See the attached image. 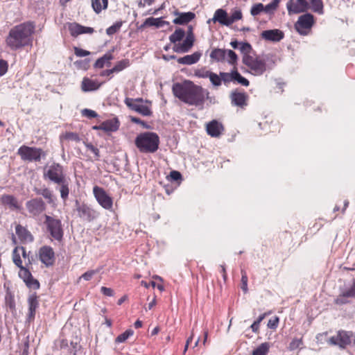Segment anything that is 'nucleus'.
<instances>
[{"label": "nucleus", "mask_w": 355, "mask_h": 355, "mask_svg": "<svg viewBox=\"0 0 355 355\" xmlns=\"http://www.w3.org/2000/svg\"><path fill=\"white\" fill-rule=\"evenodd\" d=\"M98 271H99L98 270H88V271L85 272V273H83L81 275L80 278H83L85 281H89L95 274L98 272Z\"/></svg>", "instance_id": "59"}, {"label": "nucleus", "mask_w": 355, "mask_h": 355, "mask_svg": "<svg viewBox=\"0 0 355 355\" xmlns=\"http://www.w3.org/2000/svg\"><path fill=\"white\" fill-rule=\"evenodd\" d=\"M19 268L20 271L19 272V276L24 280V282H26V281L31 277L32 274L30 270L24 266H21Z\"/></svg>", "instance_id": "48"}, {"label": "nucleus", "mask_w": 355, "mask_h": 355, "mask_svg": "<svg viewBox=\"0 0 355 355\" xmlns=\"http://www.w3.org/2000/svg\"><path fill=\"white\" fill-rule=\"evenodd\" d=\"M130 121L132 123H134L139 124V125H142V127L144 128L152 129V126L151 125H148L146 122H145L144 121H142L141 119H139L138 117L131 116L130 117Z\"/></svg>", "instance_id": "56"}, {"label": "nucleus", "mask_w": 355, "mask_h": 355, "mask_svg": "<svg viewBox=\"0 0 355 355\" xmlns=\"http://www.w3.org/2000/svg\"><path fill=\"white\" fill-rule=\"evenodd\" d=\"M41 196H42L45 199L47 200L48 203H54L55 198L52 193V191H50L48 188L42 189V193H41Z\"/></svg>", "instance_id": "45"}, {"label": "nucleus", "mask_w": 355, "mask_h": 355, "mask_svg": "<svg viewBox=\"0 0 355 355\" xmlns=\"http://www.w3.org/2000/svg\"><path fill=\"white\" fill-rule=\"evenodd\" d=\"M108 0H92V7L96 14L107 8Z\"/></svg>", "instance_id": "30"}, {"label": "nucleus", "mask_w": 355, "mask_h": 355, "mask_svg": "<svg viewBox=\"0 0 355 355\" xmlns=\"http://www.w3.org/2000/svg\"><path fill=\"white\" fill-rule=\"evenodd\" d=\"M261 37L268 42H278L284 37V33L279 29H270L263 31L261 33Z\"/></svg>", "instance_id": "16"}, {"label": "nucleus", "mask_w": 355, "mask_h": 355, "mask_svg": "<svg viewBox=\"0 0 355 355\" xmlns=\"http://www.w3.org/2000/svg\"><path fill=\"white\" fill-rule=\"evenodd\" d=\"M150 26H155L156 28H161L164 25H168L169 22L162 19V17L154 18L153 17H148Z\"/></svg>", "instance_id": "37"}, {"label": "nucleus", "mask_w": 355, "mask_h": 355, "mask_svg": "<svg viewBox=\"0 0 355 355\" xmlns=\"http://www.w3.org/2000/svg\"><path fill=\"white\" fill-rule=\"evenodd\" d=\"M85 144V147L88 149V150H90L95 155V159L96 160H99V158L101 157V155H100V151L99 150L95 147L91 143H86V142H84Z\"/></svg>", "instance_id": "55"}, {"label": "nucleus", "mask_w": 355, "mask_h": 355, "mask_svg": "<svg viewBox=\"0 0 355 355\" xmlns=\"http://www.w3.org/2000/svg\"><path fill=\"white\" fill-rule=\"evenodd\" d=\"M279 322V318L277 316H275L268 320V322L267 324L268 327L270 329H275L278 326Z\"/></svg>", "instance_id": "60"}, {"label": "nucleus", "mask_w": 355, "mask_h": 355, "mask_svg": "<svg viewBox=\"0 0 355 355\" xmlns=\"http://www.w3.org/2000/svg\"><path fill=\"white\" fill-rule=\"evenodd\" d=\"M89 62H90V59L89 58H86L85 60H77L76 62H75V64L82 69H84V70H87L89 67Z\"/></svg>", "instance_id": "57"}, {"label": "nucleus", "mask_w": 355, "mask_h": 355, "mask_svg": "<svg viewBox=\"0 0 355 355\" xmlns=\"http://www.w3.org/2000/svg\"><path fill=\"white\" fill-rule=\"evenodd\" d=\"M102 125L103 127V131L105 132H116L119 128L120 121L117 117H114L103 121Z\"/></svg>", "instance_id": "26"}, {"label": "nucleus", "mask_w": 355, "mask_h": 355, "mask_svg": "<svg viewBox=\"0 0 355 355\" xmlns=\"http://www.w3.org/2000/svg\"><path fill=\"white\" fill-rule=\"evenodd\" d=\"M348 297H350V296L347 295L346 291H345L335 300V304L338 305L346 304L349 302L347 300Z\"/></svg>", "instance_id": "49"}, {"label": "nucleus", "mask_w": 355, "mask_h": 355, "mask_svg": "<svg viewBox=\"0 0 355 355\" xmlns=\"http://www.w3.org/2000/svg\"><path fill=\"white\" fill-rule=\"evenodd\" d=\"M315 24V18L313 15L306 12L298 17L294 26L296 31L301 35H307L306 30H311Z\"/></svg>", "instance_id": "9"}, {"label": "nucleus", "mask_w": 355, "mask_h": 355, "mask_svg": "<svg viewBox=\"0 0 355 355\" xmlns=\"http://www.w3.org/2000/svg\"><path fill=\"white\" fill-rule=\"evenodd\" d=\"M272 55L267 54L265 55L263 59L256 57L254 62L249 67L252 71V73L254 76H261L267 70V69H271L272 67L269 66L267 62H270L275 64V61L272 60Z\"/></svg>", "instance_id": "6"}, {"label": "nucleus", "mask_w": 355, "mask_h": 355, "mask_svg": "<svg viewBox=\"0 0 355 355\" xmlns=\"http://www.w3.org/2000/svg\"><path fill=\"white\" fill-rule=\"evenodd\" d=\"M243 17L242 12L239 9L234 10L230 15V26L236 21L241 19Z\"/></svg>", "instance_id": "44"}, {"label": "nucleus", "mask_w": 355, "mask_h": 355, "mask_svg": "<svg viewBox=\"0 0 355 355\" xmlns=\"http://www.w3.org/2000/svg\"><path fill=\"white\" fill-rule=\"evenodd\" d=\"M239 50L242 53H243V55L249 54L252 50V47L251 44L248 42H241V46H239Z\"/></svg>", "instance_id": "54"}, {"label": "nucleus", "mask_w": 355, "mask_h": 355, "mask_svg": "<svg viewBox=\"0 0 355 355\" xmlns=\"http://www.w3.org/2000/svg\"><path fill=\"white\" fill-rule=\"evenodd\" d=\"M25 284L27 286V287L30 288H33L35 290L40 288V282H38V280L34 279L33 275L30 279L26 281Z\"/></svg>", "instance_id": "52"}, {"label": "nucleus", "mask_w": 355, "mask_h": 355, "mask_svg": "<svg viewBox=\"0 0 355 355\" xmlns=\"http://www.w3.org/2000/svg\"><path fill=\"white\" fill-rule=\"evenodd\" d=\"M262 12H264V5L261 3L254 4L250 9V14L252 16L259 15Z\"/></svg>", "instance_id": "43"}, {"label": "nucleus", "mask_w": 355, "mask_h": 355, "mask_svg": "<svg viewBox=\"0 0 355 355\" xmlns=\"http://www.w3.org/2000/svg\"><path fill=\"white\" fill-rule=\"evenodd\" d=\"M40 259L46 266L49 267L55 262V252L50 246L44 245L40 249Z\"/></svg>", "instance_id": "14"}, {"label": "nucleus", "mask_w": 355, "mask_h": 355, "mask_svg": "<svg viewBox=\"0 0 355 355\" xmlns=\"http://www.w3.org/2000/svg\"><path fill=\"white\" fill-rule=\"evenodd\" d=\"M137 148L143 153H154L159 146V137L153 132H145L138 135L135 140Z\"/></svg>", "instance_id": "3"}, {"label": "nucleus", "mask_w": 355, "mask_h": 355, "mask_svg": "<svg viewBox=\"0 0 355 355\" xmlns=\"http://www.w3.org/2000/svg\"><path fill=\"white\" fill-rule=\"evenodd\" d=\"M28 313L26 320L30 322L34 320L36 309L39 306V302L36 293H33L28 296Z\"/></svg>", "instance_id": "20"}, {"label": "nucleus", "mask_w": 355, "mask_h": 355, "mask_svg": "<svg viewBox=\"0 0 355 355\" xmlns=\"http://www.w3.org/2000/svg\"><path fill=\"white\" fill-rule=\"evenodd\" d=\"M186 31L182 28H177L173 33L169 36L171 43L173 44V46H178L180 42L184 39Z\"/></svg>", "instance_id": "27"}, {"label": "nucleus", "mask_w": 355, "mask_h": 355, "mask_svg": "<svg viewBox=\"0 0 355 355\" xmlns=\"http://www.w3.org/2000/svg\"><path fill=\"white\" fill-rule=\"evenodd\" d=\"M19 247H16L12 252V261L18 267L20 268L21 266H24L22 265V261L21 259L20 255L18 253V250Z\"/></svg>", "instance_id": "47"}, {"label": "nucleus", "mask_w": 355, "mask_h": 355, "mask_svg": "<svg viewBox=\"0 0 355 355\" xmlns=\"http://www.w3.org/2000/svg\"><path fill=\"white\" fill-rule=\"evenodd\" d=\"M206 130L209 135L213 137H217L223 130V126L222 123H219L218 121L212 120L207 124Z\"/></svg>", "instance_id": "21"}, {"label": "nucleus", "mask_w": 355, "mask_h": 355, "mask_svg": "<svg viewBox=\"0 0 355 355\" xmlns=\"http://www.w3.org/2000/svg\"><path fill=\"white\" fill-rule=\"evenodd\" d=\"M255 58L250 55L249 54H245L243 57V63L248 67L254 62Z\"/></svg>", "instance_id": "63"}, {"label": "nucleus", "mask_w": 355, "mask_h": 355, "mask_svg": "<svg viewBox=\"0 0 355 355\" xmlns=\"http://www.w3.org/2000/svg\"><path fill=\"white\" fill-rule=\"evenodd\" d=\"M172 92L181 101L189 105H195L200 109L203 108L205 95L209 94L207 89L189 80H184L182 83H173Z\"/></svg>", "instance_id": "1"}, {"label": "nucleus", "mask_w": 355, "mask_h": 355, "mask_svg": "<svg viewBox=\"0 0 355 355\" xmlns=\"http://www.w3.org/2000/svg\"><path fill=\"white\" fill-rule=\"evenodd\" d=\"M134 334V331L131 329H128L125 331L123 333L119 334L116 338V343H123L125 342L130 336H132Z\"/></svg>", "instance_id": "39"}, {"label": "nucleus", "mask_w": 355, "mask_h": 355, "mask_svg": "<svg viewBox=\"0 0 355 355\" xmlns=\"http://www.w3.org/2000/svg\"><path fill=\"white\" fill-rule=\"evenodd\" d=\"M130 66V61L128 59L121 60L116 63V64L112 67L114 73H119L128 67Z\"/></svg>", "instance_id": "35"}, {"label": "nucleus", "mask_w": 355, "mask_h": 355, "mask_svg": "<svg viewBox=\"0 0 355 355\" xmlns=\"http://www.w3.org/2000/svg\"><path fill=\"white\" fill-rule=\"evenodd\" d=\"M112 53L108 52L104 54L102 57L96 60L94 64V68L102 69L105 66L110 67L111 65L110 60L113 59Z\"/></svg>", "instance_id": "28"}, {"label": "nucleus", "mask_w": 355, "mask_h": 355, "mask_svg": "<svg viewBox=\"0 0 355 355\" xmlns=\"http://www.w3.org/2000/svg\"><path fill=\"white\" fill-rule=\"evenodd\" d=\"M15 232L21 241L32 242L34 240L33 235L24 227L21 225H17L15 227Z\"/></svg>", "instance_id": "25"}, {"label": "nucleus", "mask_w": 355, "mask_h": 355, "mask_svg": "<svg viewBox=\"0 0 355 355\" xmlns=\"http://www.w3.org/2000/svg\"><path fill=\"white\" fill-rule=\"evenodd\" d=\"M81 114L83 116L87 117L89 119L96 118L98 116V114L92 110L87 108H85L81 111Z\"/></svg>", "instance_id": "58"}, {"label": "nucleus", "mask_w": 355, "mask_h": 355, "mask_svg": "<svg viewBox=\"0 0 355 355\" xmlns=\"http://www.w3.org/2000/svg\"><path fill=\"white\" fill-rule=\"evenodd\" d=\"M58 185H60V196L63 200H65L68 198L69 193V182L67 179H64L63 180V182L62 183H56Z\"/></svg>", "instance_id": "33"}, {"label": "nucleus", "mask_w": 355, "mask_h": 355, "mask_svg": "<svg viewBox=\"0 0 355 355\" xmlns=\"http://www.w3.org/2000/svg\"><path fill=\"white\" fill-rule=\"evenodd\" d=\"M232 104L240 107L248 105V96L245 92H240L237 90L232 91L230 94Z\"/></svg>", "instance_id": "19"}, {"label": "nucleus", "mask_w": 355, "mask_h": 355, "mask_svg": "<svg viewBox=\"0 0 355 355\" xmlns=\"http://www.w3.org/2000/svg\"><path fill=\"white\" fill-rule=\"evenodd\" d=\"M226 53L227 54L229 64L232 65L236 64L238 60L236 53L231 49L226 50Z\"/></svg>", "instance_id": "51"}, {"label": "nucleus", "mask_w": 355, "mask_h": 355, "mask_svg": "<svg viewBox=\"0 0 355 355\" xmlns=\"http://www.w3.org/2000/svg\"><path fill=\"white\" fill-rule=\"evenodd\" d=\"M5 306L6 310L10 311L12 314L15 315L17 313L15 295L9 288L7 289L5 295Z\"/></svg>", "instance_id": "24"}, {"label": "nucleus", "mask_w": 355, "mask_h": 355, "mask_svg": "<svg viewBox=\"0 0 355 355\" xmlns=\"http://www.w3.org/2000/svg\"><path fill=\"white\" fill-rule=\"evenodd\" d=\"M82 28H83V26L80 24L72 22L68 24V29L72 37H77L79 35L82 34Z\"/></svg>", "instance_id": "31"}, {"label": "nucleus", "mask_w": 355, "mask_h": 355, "mask_svg": "<svg viewBox=\"0 0 355 355\" xmlns=\"http://www.w3.org/2000/svg\"><path fill=\"white\" fill-rule=\"evenodd\" d=\"M211 21L214 23L218 22L223 26H230V15L223 8L217 9L214 12L213 18L207 20V24H209Z\"/></svg>", "instance_id": "17"}, {"label": "nucleus", "mask_w": 355, "mask_h": 355, "mask_svg": "<svg viewBox=\"0 0 355 355\" xmlns=\"http://www.w3.org/2000/svg\"><path fill=\"white\" fill-rule=\"evenodd\" d=\"M137 112L145 116H150L153 114V112L151 111L150 108L146 105H139Z\"/></svg>", "instance_id": "53"}, {"label": "nucleus", "mask_w": 355, "mask_h": 355, "mask_svg": "<svg viewBox=\"0 0 355 355\" xmlns=\"http://www.w3.org/2000/svg\"><path fill=\"white\" fill-rule=\"evenodd\" d=\"M28 212L33 216H38L46 209V205L40 198L31 199L26 202Z\"/></svg>", "instance_id": "13"}, {"label": "nucleus", "mask_w": 355, "mask_h": 355, "mask_svg": "<svg viewBox=\"0 0 355 355\" xmlns=\"http://www.w3.org/2000/svg\"><path fill=\"white\" fill-rule=\"evenodd\" d=\"M280 0H272V2L264 6V12L268 14L273 13L278 8Z\"/></svg>", "instance_id": "40"}, {"label": "nucleus", "mask_w": 355, "mask_h": 355, "mask_svg": "<svg viewBox=\"0 0 355 355\" xmlns=\"http://www.w3.org/2000/svg\"><path fill=\"white\" fill-rule=\"evenodd\" d=\"M173 15L177 16V17L173 20V22L177 25H187L196 18V14L191 11L181 12L175 10L173 12Z\"/></svg>", "instance_id": "18"}, {"label": "nucleus", "mask_w": 355, "mask_h": 355, "mask_svg": "<svg viewBox=\"0 0 355 355\" xmlns=\"http://www.w3.org/2000/svg\"><path fill=\"white\" fill-rule=\"evenodd\" d=\"M234 76V82H237L241 85L245 87L250 85L249 80L243 76H241V74L236 69H235Z\"/></svg>", "instance_id": "41"}, {"label": "nucleus", "mask_w": 355, "mask_h": 355, "mask_svg": "<svg viewBox=\"0 0 355 355\" xmlns=\"http://www.w3.org/2000/svg\"><path fill=\"white\" fill-rule=\"evenodd\" d=\"M292 1L293 0H291L286 3V8L289 15L306 12L309 8L308 0H296L295 3H293Z\"/></svg>", "instance_id": "15"}, {"label": "nucleus", "mask_w": 355, "mask_h": 355, "mask_svg": "<svg viewBox=\"0 0 355 355\" xmlns=\"http://www.w3.org/2000/svg\"><path fill=\"white\" fill-rule=\"evenodd\" d=\"M266 313L260 315L258 318L254 321V322L251 324L250 328L252 331L254 333H258L259 329V324L261 321L265 318Z\"/></svg>", "instance_id": "50"}, {"label": "nucleus", "mask_w": 355, "mask_h": 355, "mask_svg": "<svg viewBox=\"0 0 355 355\" xmlns=\"http://www.w3.org/2000/svg\"><path fill=\"white\" fill-rule=\"evenodd\" d=\"M226 50L221 49H214L210 53V58L218 62L225 60Z\"/></svg>", "instance_id": "32"}, {"label": "nucleus", "mask_w": 355, "mask_h": 355, "mask_svg": "<svg viewBox=\"0 0 355 355\" xmlns=\"http://www.w3.org/2000/svg\"><path fill=\"white\" fill-rule=\"evenodd\" d=\"M122 24H123V21H116L113 25H112L111 26H110L109 28H107L106 29V33L108 35H112L115 34L120 30Z\"/></svg>", "instance_id": "42"}, {"label": "nucleus", "mask_w": 355, "mask_h": 355, "mask_svg": "<svg viewBox=\"0 0 355 355\" xmlns=\"http://www.w3.org/2000/svg\"><path fill=\"white\" fill-rule=\"evenodd\" d=\"M210 82L214 87H219L222 84V79L221 77L219 75L210 71V73H209V77Z\"/></svg>", "instance_id": "38"}, {"label": "nucleus", "mask_w": 355, "mask_h": 355, "mask_svg": "<svg viewBox=\"0 0 355 355\" xmlns=\"http://www.w3.org/2000/svg\"><path fill=\"white\" fill-rule=\"evenodd\" d=\"M1 201L3 205L8 206L10 209H20L17 200L12 195H3L1 198Z\"/></svg>", "instance_id": "29"}, {"label": "nucleus", "mask_w": 355, "mask_h": 355, "mask_svg": "<svg viewBox=\"0 0 355 355\" xmlns=\"http://www.w3.org/2000/svg\"><path fill=\"white\" fill-rule=\"evenodd\" d=\"M202 56L200 51H196L191 55H187L177 59L179 64L191 65L197 63Z\"/></svg>", "instance_id": "23"}, {"label": "nucleus", "mask_w": 355, "mask_h": 355, "mask_svg": "<svg viewBox=\"0 0 355 355\" xmlns=\"http://www.w3.org/2000/svg\"><path fill=\"white\" fill-rule=\"evenodd\" d=\"M17 154L25 162H40L42 157H45L46 153L40 148L30 147L26 145L20 146Z\"/></svg>", "instance_id": "4"}, {"label": "nucleus", "mask_w": 355, "mask_h": 355, "mask_svg": "<svg viewBox=\"0 0 355 355\" xmlns=\"http://www.w3.org/2000/svg\"><path fill=\"white\" fill-rule=\"evenodd\" d=\"M346 294L352 298H355V279H353L350 288L346 290Z\"/></svg>", "instance_id": "64"}, {"label": "nucleus", "mask_w": 355, "mask_h": 355, "mask_svg": "<svg viewBox=\"0 0 355 355\" xmlns=\"http://www.w3.org/2000/svg\"><path fill=\"white\" fill-rule=\"evenodd\" d=\"M64 137L66 139L75 141H80V140L79 135L77 133L73 132H67L64 135Z\"/></svg>", "instance_id": "62"}, {"label": "nucleus", "mask_w": 355, "mask_h": 355, "mask_svg": "<svg viewBox=\"0 0 355 355\" xmlns=\"http://www.w3.org/2000/svg\"><path fill=\"white\" fill-rule=\"evenodd\" d=\"M75 210L77 211L79 218L87 222L95 220L99 216L98 211L84 202L80 203L78 200L75 201Z\"/></svg>", "instance_id": "8"}, {"label": "nucleus", "mask_w": 355, "mask_h": 355, "mask_svg": "<svg viewBox=\"0 0 355 355\" xmlns=\"http://www.w3.org/2000/svg\"><path fill=\"white\" fill-rule=\"evenodd\" d=\"M44 224L51 236L56 241H60L63 238V229L60 219L54 218L49 215L44 216Z\"/></svg>", "instance_id": "5"}, {"label": "nucleus", "mask_w": 355, "mask_h": 355, "mask_svg": "<svg viewBox=\"0 0 355 355\" xmlns=\"http://www.w3.org/2000/svg\"><path fill=\"white\" fill-rule=\"evenodd\" d=\"M74 53L78 57H85L90 55V52L78 47H74Z\"/></svg>", "instance_id": "61"}, {"label": "nucleus", "mask_w": 355, "mask_h": 355, "mask_svg": "<svg viewBox=\"0 0 355 355\" xmlns=\"http://www.w3.org/2000/svg\"><path fill=\"white\" fill-rule=\"evenodd\" d=\"M354 333L351 331L340 330L336 336L329 339V343L332 345H338L341 349H345L352 343Z\"/></svg>", "instance_id": "11"}, {"label": "nucleus", "mask_w": 355, "mask_h": 355, "mask_svg": "<svg viewBox=\"0 0 355 355\" xmlns=\"http://www.w3.org/2000/svg\"><path fill=\"white\" fill-rule=\"evenodd\" d=\"M44 178H48L51 182L62 183L66 179L63 166L59 163L53 162L44 173Z\"/></svg>", "instance_id": "7"}, {"label": "nucleus", "mask_w": 355, "mask_h": 355, "mask_svg": "<svg viewBox=\"0 0 355 355\" xmlns=\"http://www.w3.org/2000/svg\"><path fill=\"white\" fill-rule=\"evenodd\" d=\"M195 35L193 33V26L189 25L186 32L185 38L178 46H173V51L177 53H185L189 52L195 43Z\"/></svg>", "instance_id": "10"}, {"label": "nucleus", "mask_w": 355, "mask_h": 355, "mask_svg": "<svg viewBox=\"0 0 355 355\" xmlns=\"http://www.w3.org/2000/svg\"><path fill=\"white\" fill-rule=\"evenodd\" d=\"M124 103L126 105V106L131 110H133L135 112H137L139 107L140 105L137 104L135 102L133 98L126 97L124 100Z\"/></svg>", "instance_id": "46"}, {"label": "nucleus", "mask_w": 355, "mask_h": 355, "mask_svg": "<svg viewBox=\"0 0 355 355\" xmlns=\"http://www.w3.org/2000/svg\"><path fill=\"white\" fill-rule=\"evenodd\" d=\"M35 31L33 22L28 21L12 28L6 39L7 46L16 51L32 42V35Z\"/></svg>", "instance_id": "2"}, {"label": "nucleus", "mask_w": 355, "mask_h": 355, "mask_svg": "<svg viewBox=\"0 0 355 355\" xmlns=\"http://www.w3.org/2000/svg\"><path fill=\"white\" fill-rule=\"evenodd\" d=\"M101 85V83L97 80H92L89 78H83L81 83V89L85 92H89L98 90Z\"/></svg>", "instance_id": "22"}, {"label": "nucleus", "mask_w": 355, "mask_h": 355, "mask_svg": "<svg viewBox=\"0 0 355 355\" xmlns=\"http://www.w3.org/2000/svg\"><path fill=\"white\" fill-rule=\"evenodd\" d=\"M93 193L97 202L103 208L112 210L113 200L103 188L95 186L93 189Z\"/></svg>", "instance_id": "12"}, {"label": "nucleus", "mask_w": 355, "mask_h": 355, "mask_svg": "<svg viewBox=\"0 0 355 355\" xmlns=\"http://www.w3.org/2000/svg\"><path fill=\"white\" fill-rule=\"evenodd\" d=\"M269 343H261L252 352V355H266L269 351Z\"/></svg>", "instance_id": "34"}, {"label": "nucleus", "mask_w": 355, "mask_h": 355, "mask_svg": "<svg viewBox=\"0 0 355 355\" xmlns=\"http://www.w3.org/2000/svg\"><path fill=\"white\" fill-rule=\"evenodd\" d=\"M236 68L234 67L230 73L227 72H220V76L222 79V82L224 83L225 85L229 83L230 82H234V73Z\"/></svg>", "instance_id": "36"}]
</instances>
